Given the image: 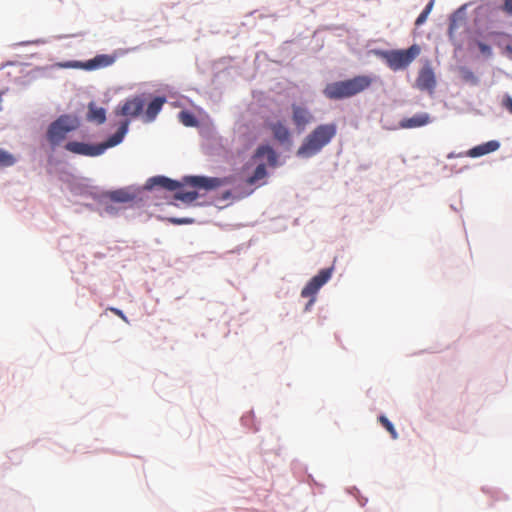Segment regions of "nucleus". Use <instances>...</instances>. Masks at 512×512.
<instances>
[{"label":"nucleus","mask_w":512,"mask_h":512,"mask_svg":"<svg viewBox=\"0 0 512 512\" xmlns=\"http://www.w3.org/2000/svg\"><path fill=\"white\" fill-rule=\"evenodd\" d=\"M255 157L266 158L267 163L270 166H275L277 164V154L274 149L268 145L258 147L255 153Z\"/></svg>","instance_id":"dca6fc26"},{"label":"nucleus","mask_w":512,"mask_h":512,"mask_svg":"<svg viewBox=\"0 0 512 512\" xmlns=\"http://www.w3.org/2000/svg\"><path fill=\"white\" fill-rule=\"evenodd\" d=\"M231 196V192H226L224 195H223V198L224 199H227Z\"/></svg>","instance_id":"7c9ffc66"},{"label":"nucleus","mask_w":512,"mask_h":512,"mask_svg":"<svg viewBox=\"0 0 512 512\" xmlns=\"http://www.w3.org/2000/svg\"><path fill=\"white\" fill-rule=\"evenodd\" d=\"M129 121H124L117 132L108 138L107 141L91 145L83 142L70 141L65 145V149L71 153L95 157L103 154L108 148L114 147L120 144L128 131Z\"/></svg>","instance_id":"39448f33"},{"label":"nucleus","mask_w":512,"mask_h":512,"mask_svg":"<svg viewBox=\"0 0 512 512\" xmlns=\"http://www.w3.org/2000/svg\"><path fill=\"white\" fill-rule=\"evenodd\" d=\"M500 147V144L496 140H491L486 143L480 144L478 146H475L471 149H469L465 155L471 158H477L484 156L486 154L492 153Z\"/></svg>","instance_id":"4468645a"},{"label":"nucleus","mask_w":512,"mask_h":512,"mask_svg":"<svg viewBox=\"0 0 512 512\" xmlns=\"http://www.w3.org/2000/svg\"><path fill=\"white\" fill-rule=\"evenodd\" d=\"M14 163V156L3 149H0V166H12Z\"/></svg>","instance_id":"4be33fe9"},{"label":"nucleus","mask_w":512,"mask_h":512,"mask_svg":"<svg viewBox=\"0 0 512 512\" xmlns=\"http://www.w3.org/2000/svg\"><path fill=\"white\" fill-rule=\"evenodd\" d=\"M465 26V19L457 14L453 15L450 19L448 34L450 39H453L461 27Z\"/></svg>","instance_id":"a211bd4d"},{"label":"nucleus","mask_w":512,"mask_h":512,"mask_svg":"<svg viewBox=\"0 0 512 512\" xmlns=\"http://www.w3.org/2000/svg\"><path fill=\"white\" fill-rule=\"evenodd\" d=\"M179 121L186 127H194L198 124L196 117L189 111L183 110L178 114Z\"/></svg>","instance_id":"6ab92c4d"},{"label":"nucleus","mask_w":512,"mask_h":512,"mask_svg":"<svg viewBox=\"0 0 512 512\" xmlns=\"http://www.w3.org/2000/svg\"><path fill=\"white\" fill-rule=\"evenodd\" d=\"M114 62H115L114 56L107 55V54H99L86 62L73 61V62H67L65 64H62L61 66L65 67V68H80V69L91 71V70L108 67V66L112 65Z\"/></svg>","instance_id":"1a4fd4ad"},{"label":"nucleus","mask_w":512,"mask_h":512,"mask_svg":"<svg viewBox=\"0 0 512 512\" xmlns=\"http://www.w3.org/2000/svg\"><path fill=\"white\" fill-rule=\"evenodd\" d=\"M478 48L480 52L486 56H491L492 50L491 47L483 42L478 43Z\"/></svg>","instance_id":"393cba45"},{"label":"nucleus","mask_w":512,"mask_h":512,"mask_svg":"<svg viewBox=\"0 0 512 512\" xmlns=\"http://www.w3.org/2000/svg\"><path fill=\"white\" fill-rule=\"evenodd\" d=\"M431 122V117L428 113H418L412 117L403 118L399 122V127L402 129H413L425 126Z\"/></svg>","instance_id":"f8f14e48"},{"label":"nucleus","mask_w":512,"mask_h":512,"mask_svg":"<svg viewBox=\"0 0 512 512\" xmlns=\"http://www.w3.org/2000/svg\"><path fill=\"white\" fill-rule=\"evenodd\" d=\"M379 422L383 425V427L390 433L393 439L398 438V433L395 430L393 424L386 418L384 415L379 417Z\"/></svg>","instance_id":"5701e85b"},{"label":"nucleus","mask_w":512,"mask_h":512,"mask_svg":"<svg viewBox=\"0 0 512 512\" xmlns=\"http://www.w3.org/2000/svg\"><path fill=\"white\" fill-rule=\"evenodd\" d=\"M166 103V98L157 96L154 97L148 104L146 109L144 110V106L146 104V99L144 95H136L130 98H127L123 104L119 105L115 114L136 118L142 115V119L145 123L153 122L159 112L162 110L163 105Z\"/></svg>","instance_id":"f03ea898"},{"label":"nucleus","mask_w":512,"mask_h":512,"mask_svg":"<svg viewBox=\"0 0 512 512\" xmlns=\"http://www.w3.org/2000/svg\"><path fill=\"white\" fill-rule=\"evenodd\" d=\"M503 10L508 14H512V0H504Z\"/></svg>","instance_id":"bb28decb"},{"label":"nucleus","mask_w":512,"mask_h":512,"mask_svg":"<svg viewBox=\"0 0 512 512\" xmlns=\"http://www.w3.org/2000/svg\"><path fill=\"white\" fill-rule=\"evenodd\" d=\"M291 109L292 121L298 130H304L307 125L313 122L314 116L308 108L297 104H292Z\"/></svg>","instance_id":"9b49d317"},{"label":"nucleus","mask_w":512,"mask_h":512,"mask_svg":"<svg viewBox=\"0 0 512 512\" xmlns=\"http://www.w3.org/2000/svg\"><path fill=\"white\" fill-rule=\"evenodd\" d=\"M337 125L326 123L316 126L302 141L296 151V155L302 159H309L316 156L336 136Z\"/></svg>","instance_id":"7ed1b4c3"},{"label":"nucleus","mask_w":512,"mask_h":512,"mask_svg":"<svg viewBox=\"0 0 512 512\" xmlns=\"http://www.w3.org/2000/svg\"><path fill=\"white\" fill-rule=\"evenodd\" d=\"M252 191H253V190H250V191H248V192H246V193H244V194H239V195H238V197L247 196V195L251 194V193H252Z\"/></svg>","instance_id":"c756f323"},{"label":"nucleus","mask_w":512,"mask_h":512,"mask_svg":"<svg viewBox=\"0 0 512 512\" xmlns=\"http://www.w3.org/2000/svg\"><path fill=\"white\" fill-rule=\"evenodd\" d=\"M110 199L115 202L126 203L133 199V196L125 190H116L110 193Z\"/></svg>","instance_id":"412c9836"},{"label":"nucleus","mask_w":512,"mask_h":512,"mask_svg":"<svg viewBox=\"0 0 512 512\" xmlns=\"http://www.w3.org/2000/svg\"><path fill=\"white\" fill-rule=\"evenodd\" d=\"M416 87L421 91L432 93L436 87V77L429 65L423 66L416 79Z\"/></svg>","instance_id":"9d476101"},{"label":"nucleus","mask_w":512,"mask_h":512,"mask_svg":"<svg viewBox=\"0 0 512 512\" xmlns=\"http://www.w3.org/2000/svg\"><path fill=\"white\" fill-rule=\"evenodd\" d=\"M269 129L271 130L273 137L281 144L291 142V132L283 121L278 120L270 123Z\"/></svg>","instance_id":"ddd939ff"},{"label":"nucleus","mask_w":512,"mask_h":512,"mask_svg":"<svg viewBox=\"0 0 512 512\" xmlns=\"http://www.w3.org/2000/svg\"><path fill=\"white\" fill-rule=\"evenodd\" d=\"M502 105L512 114V97L506 94L503 97Z\"/></svg>","instance_id":"a878e982"},{"label":"nucleus","mask_w":512,"mask_h":512,"mask_svg":"<svg viewBox=\"0 0 512 512\" xmlns=\"http://www.w3.org/2000/svg\"><path fill=\"white\" fill-rule=\"evenodd\" d=\"M267 176V170H266V166L265 164H259L253 175L250 176L249 178H247L246 180V184L247 185H257L260 181H262L263 179H265Z\"/></svg>","instance_id":"f3484780"},{"label":"nucleus","mask_w":512,"mask_h":512,"mask_svg":"<svg viewBox=\"0 0 512 512\" xmlns=\"http://www.w3.org/2000/svg\"><path fill=\"white\" fill-rule=\"evenodd\" d=\"M87 120L97 124H103L106 121V110L102 107H97L94 102L89 103Z\"/></svg>","instance_id":"2eb2a0df"},{"label":"nucleus","mask_w":512,"mask_h":512,"mask_svg":"<svg viewBox=\"0 0 512 512\" xmlns=\"http://www.w3.org/2000/svg\"><path fill=\"white\" fill-rule=\"evenodd\" d=\"M332 272L333 267L320 270L319 273L311 278V280L302 289L301 296L303 298H310L306 306V310L315 302V295L319 289L331 278Z\"/></svg>","instance_id":"6e6552de"},{"label":"nucleus","mask_w":512,"mask_h":512,"mask_svg":"<svg viewBox=\"0 0 512 512\" xmlns=\"http://www.w3.org/2000/svg\"><path fill=\"white\" fill-rule=\"evenodd\" d=\"M420 47L416 44L406 50H375L374 54L385 61L393 71L406 69L420 54Z\"/></svg>","instance_id":"423d86ee"},{"label":"nucleus","mask_w":512,"mask_h":512,"mask_svg":"<svg viewBox=\"0 0 512 512\" xmlns=\"http://www.w3.org/2000/svg\"><path fill=\"white\" fill-rule=\"evenodd\" d=\"M432 7H433V1L429 2L428 5L425 7V9L417 17V19L415 21V24L417 26L422 25L426 21V19H427L429 13H430Z\"/></svg>","instance_id":"b1692460"},{"label":"nucleus","mask_w":512,"mask_h":512,"mask_svg":"<svg viewBox=\"0 0 512 512\" xmlns=\"http://www.w3.org/2000/svg\"><path fill=\"white\" fill-rule=\"evenodd\" d=\"M198 196L199 194L197 191H177L174 198L184 203H192L197 200Z\"/></svg>","instance_id":"aec40b11"},{"label":"nucleus","mask_w":512,"mask_h":512,"mask_svg":"<svg viewBox=\"0 0 512 512\" xmlns=\"http://www.w3.org/2000/svg\"><path fill=\"white\" fill-rule=\"evenodd\" d=\"M171 222L174 224H186V223H191L192 220L173 218V219H171Z\"/></svg>","instance_id":"c85d7f7f"},{"label":"nucleus","mask_w":512,"mask_h":512,"mask_svg":"<svg viewBox=\"0 0 512 512\" xmlns=\"http://www.w3.org/2000/svg\"><path fill=\"white\" fill-rule=\"evenodd\" d=\"M373 79L367 75L355 76L344 81L329 83L323 90V94L330 100L350 98L366 90L372 84Z\"/></svg>","instance_id":"20e7f679"},{"label":"nucleus","mask_w":512,"mask_h":512,"mask_svg":"<svg viewBox=\"0 0 512 512\" xmlns=\"http://www.w3.org/2000/svg\"><path fill=\"white\" fill-rule=\"evenodd\" d=\"M79 126L80 121L76 116L61 115L48 127L47 140L53 147L58 146L66 139L68 133L77 130Z\"/></svg>","instance_id":"0eeeda50"},{"label":"nucleus","mask_w":512,"mask_h":512,"mask_svg":"<svg viewBox=\"0 0 512 512\" xmlns=\"http://www.w3.org/2000/svg\"><path fill=\"white\" fill-rule=\"evenodd\" d=\"M232 183L231 177L218 178V177H206V176H186L183 178V182L172 180L164 176H156L150 178L145 187L152 189L154 187H160L167 191H176L181 185H188L197 190L210 191L217 189L221 186H225Z\"/></svg>","instance_id":"f257e3e1"},{"label":"nucleus","mask_w":512,"mask_h":512,"mask_svg":"<svg viewBox=\"0 0 512 512\" xmlns=\"http://www.w3.org/2000/svg\"><path fill=\"white\" fill-rule=\"evenodd\" d=\"M110 311L113 312L118 317H120L121 319H123L124 321H127L126 316L124 315V313L121 310H119L117 308H110Z\"/></svg>","instance_id":"cd10ccee"}]
</instances>
